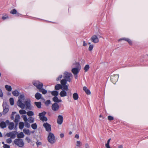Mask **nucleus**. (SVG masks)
<instances>
[{
	"instance_id": "obj_45",
	"label": "nucleus",
	"mask_w": 148,
	"mask_h": 148,
	"mask_svg": "<svg viewBox=\"0 0 148 148\" xmlns=\"http://www.w3.org/2000/svg\"><path fill=\"white\" fill-rule=\"evenodd\" d=\"M36 143L38 147L39 146L41 145H42V143L40 142H39L38 140H37Z\"/></svg>"
},
{
	"instance_id": "obj_36",
	"label": "nucleus",
	"mask_w": 148,
	"mask_h": 148,
	"mask_svg": "<svg viewBox=\"0 0 148 148\" xmlns=\"http://www.w3.org/2000/svg\"><path fill=\"white\" fill-rule=\"evenodd\" d=\"M24 126V123L23 122H20L19 124V128L20 129H22Z\"/></svg>"
},
{
	"instance_id": "obj_60",
	"label": "nucleus",
	"mask_w": 148,
	"mask_h": 148,
	"mask_svg": "<svg viewBox=\"0 0 148 148\" xmlns=\"http://www.w3.org/2000/svg\"><path fill=\"white\" fill-rule=\"evenodd\" d=\"M123 146L122 145H120L118 147L119 148H123Z\"/></svg>"
},
{
	"instance_id": "obj_35",
	"label": "nucleus",
	"mask_w": 148,
	"mask_h": 148,
	"mask_svg": "<svg viewBox=\"0 0 148 148\" xmlns=\"http://www.w3.org/2000/svg\"><path fill=\"white\" fill-rule=\"evenodd\" d=\"M26 114L28 116H29L30 117H32L31 116L34 115L33 112L32 111H28L27 112Z\"/></svg>"
},
{
	"instance_id": "obj_52",
	"label": "nucleus",
	"mask_w": 148,
	"mask_h": 148,
	"mask_svg": "<svg viewBox=\"0 0 148 148\" xmlns=\"http://www.w3.org/2000/svg\"><path fill=\"white\" fill-rule=\"evenodd\" d=\"M51 103V101L50 100H47L45 103V104L47 105H48L50 104Z\"/></svg>"
},
{
	"instance_id": "obj_58",
	"label": "nucleus",
	"mask_w": 148,
	"mask_h": 148,
	"mask_svg": "<svg viewBox=\"0 0 148 148\" xmlns=\"http://www.w3.org/2000/svg\"><path fill=\"white\" fill-rule=\"evenodd\" d=\"M86 45H87V44L85 43V41H84L83 46H86Z\"/></svg>"
},
{
	"instance_id": "obj_2",
	"label": "nucleus",
	"mask_w": 148,
	"mask_h": 148,
	"mask_svg": "<svg viewBox=\"0 0 148 148\" xmlns=\"http://www.w3.org/2000/svg\"><path fill=\"white\" fill-rule=\"evenodd\" d=\"M73 66H75V67L72 69L71 72L74 75H77L81 69V66L77 62L73 63Z\"/></svg>"
},
{
	"instance_id": "obj_1",
	"label": "nucleus",
	"mask_w": 148,
	"mask_h": 148,
	"mask_svg": "<svg viewBox=\"0 0 148 148\" xmlns=\"http://www.w3.org/2000/svg\"><path fill=\"white\" fill-rule=\"evenodd\" d=\"M33 84L42 94H45L47 93V91L42 88L43 84L42 83L38 81H34L33 82Z\"/></svg>"
},
{
	"instance_id": "obj_7",
	"label": "nucleus",
	"mask_w": 148,
	"mask_h": 148,
	"mask_svg": "<svg viewBox=\"0 0 148 148\" xmlns=\"http://www.w3.org/2000/svg\"><path fill=\"white\" fill-rule=\"evenodd\" d=\"M46 114V112L45 111L39 114L38 115L40 119L43 122L47 121V118L45 116V115Z\"/></svg>"
},
{
	"instance_id": "obj_8",
	"label": "nucleus",
	"mask_w": 148,
	"mask_h": 148,
	"mask_svg": "<svg viewBox=\"0 0 148 148\" xmlns=\"http://www.w3.org/2000/svg\"><path fill=\"white\" fill-rule=\"evenodd\" d=\"M21 117L25 121L24 125L25 127L28 128L30 127V125L27 122L28 119L26 115H23Z\"/></svg>"
},
{
	"instance_id": "obj_21",
	"label": "nucleus",
	"mask_w": 148,
	"mask_h": 148,
	"mask_svg": "<svg viewBox=\"0 0 148 148\" xmlns=\"http://www.w3.org/2000/svg\"><path fill=\"white\" fill-rule=\"evenodd\" d=\"M20 118V116L18 114H17L15 118V119L14 120V121L16 123V125H17L19 121V120Z\"/></svg>"
},
{
	"instance_id": "obj_23",
	"label": "nucleus",
	"mask_w": 148,
	"mask_h": 148,
	"mask_svg": "<svg viewBox=\"0 0 148 148\" xmlns=\"http://www.w3.org/2000/svg\"><path fill=\"white\" fill-rule=\"evenodd\" d=\"M62 88V85L60 84H58L56 85L55 87V89L57 90H58Z\"/></svg>"
},
{
	"instance_id": "obj_50",
	"label": "nucleus",
	"mask_w": 148,
	"mask_h": 148,
	"mask_svg": "<svg viewBox=\"0 0 148 148\" xmlns=\"http://www.w3.org/2000/svg\"><path fill=\"white\" fill-rule=\"evenodd\" d=\"M3 147V148H10V146L7 144H4Z\"/></svg>"
},
{
	"instance_id": "obj_14",
	"label": "nucleus",
	"mask_w": 148,
	"mask_h": 148,
	"mask_svg": "<svg viewBox=\"0 0 148 148\" xmlns=\"http://www.w3.org/2000/svg\"><path fill=\"white\" fill-rule=\"evenodd\" d=\"M123 40H124L126 41L130 45H132V41L128 38H121L118 40V41L120 42Z\"/></svg>"
},
{
	"instance_id": "obj_39",
	"label": "nucleus",
	"mask_w": 148,
	"mask_h": 148,
	"mask_svg": "<svg viewBox=\"0 0 148 148\" xmlns=\"http://www.w3.org/2000/svg\"><path fill=\"white\" fill-rule=\"evenodd\" d=\"M31 126L32 128L34 130H36L37 128V125L36 123L32 124Z\"/></svg>"
},
{
	"instance_id": "obj_55",
	"label": "nucleus",
	"mask_w": 148,
	"mask_h": 148,
	"mask_svg": "<svg viewBox=\"0 0 148 148\" xmlns=\"http://www.w3.org/2000/svg\"><path fill=\"white\" fill-rule=\"evenodd\" d=\"M8 18V16H2V18L3 20H5V19L6 18Z\"/></svg>"
},
{
	"instance_id": "obj_33",
	"label": "nucleus",
	"mask_w": 148,
	"mask_h": 148,
	"mask_svg": "<svg viewBox=\"0 0 148 148\" xmlns=\"http://www.w3.org/2000/svg\"><path fill=\"white\" fill-rule=\"evenodd\" d=\"M27 119L28 121L30 123H33L34 121V118L32 117H29Z\"/></svg>"
},
{
	"instance_id": "obj_57",
	"label": "nucleus",
	"mask_w": 148,
	"mask_h": 148,
	"mask_svg": "<svg viewBox=\"0 0 148 148\" xmlns=\"http://www.w3.org/2000/svg\"><path fill=\"white\" fill-rule=\"evenodd\" d=\"M79 135H78L77 134H76L75 135V138H76L77 139H78L79 138Z\"/></svg>"
},
{
	"instance_id": "obj_11",
	"label": "nucleus",
	"mask_w": 148,
	"mask_h": 148,
	"mask_svg": "<svg viewBox=\"0 0 148 148\" xmlns=\"http://www.w3.org/2000/svg\"><path fill=\"white\" fill-rule=\"evenodd\" d=\"M119 77V75H114L111 76L110 80L113 84H114L117 81Z\"/></svg>"
},
{
	"instance_id": "obj_61",
	"label": "nucleus",
	"mask_w": 148,
	"mask_h": 148,
	"mask_svg": "<svg viewBox=\"0 0 148 148\" xmlns=\"http://www.w3.org/2000/svg\"><path fill=\"white\" fill-rule=\"evenodd\" d=\"M6 123H7V124H8V123H9V120H7L6 121Z\"/></svg>"
},
{
	"instance_id": "obj_62",
	"label": "nucleus",
	"mask_w": 148,
	"mask_h": 148,
	"mask_svg": "<svg viewBox=\"0 0 148 148\" xmlns=\"http://www.w3.org/2000/svg\"><path fill=\"white\" fill-rule=\"evenodd\" d=\"M3 136L2 134L0 132V137H2Z\"/></svg>"
},
{
	"instance_id": "obj_28",
	"label": "nucleus",
	"mask_w": 148,
	"mask_h": 148,
	"mask_svg": "<svg viewBox=\"0 0 148 148\" xmlns=\"http://www.w3.org/2000/svg\"><path fill=\"white\" fill-rule=\"evenodd\" d=\"M5 88L9 92H10L12 90V88L10 86L6 85L5 86Z\"/></svg>"
},
{
	"instance_id": "obj_38",
	"label": "nucleus",
	"mask_w": 148,
	"mask_h": 148,
	"mask_svg": "<svg viewBox=\"0 0 148 148\" xmlns=\"http://www.w3.org/2000/svg\"><path fill=\"white\" fill-rule=\"evenodd\" d=\"M51 93L52 95L56 96L58 95V92L57 91H54L51 92Z\"/></svg>"
},
{
	"instance_id": "obj_9",
	"label": "nucleus",
	"mask_w": 148,
	"mask_h": 148,
	"mask_svg": "<svg viewBox=\"0 0 148 148\" xmlns=\"http://www.w3.org/2000/svg\"><path fill=\"white\" fill-rule=\"evenodd\" d=\"M3 114H5L7 113L9 111V106L6 102H3Z\"/></svg>"
},
{
	"instance_id": "obj_25",
	"label": "nucleus",
	"mask_w": 148,
	"mask_h": 148,
	"mask_svg": "<svg viewBox=\"0 0 148 148\" xmlns=\"http://www.w3.org/2000/svg\"><path fill=\"white\" fill-rule=\"evenodd\" d=\"M53 100L54 102L57 103H59L62 101V100L59 99L56 96H55L53 97Z\"/></svg>"
},
{
	"instance_id": "obj_41",
	"label": "nucleus",
	"mask_w": 148,
	"mask_h": 148,
	"mask_svg": "<svg viewBox=\"0 0 148 148\" xmlns=\"http://www.w3.org/2000/svg\"><path fill=\"white\" fill-rule=\"evenodd\" d=\"M10 102L11 105L12 106L14 104V99L13 98H10Z\"/></svg>"
},
{
	"instance_id": "obj_63",
	"label": "nucleus",
	"mask_w": 148,
	"mask_h": 148,
	"mask_svg": "<svg viewBox=\"0 0 148 148\" xmlns=\"http://www.w3.org/2000/svg\"><path fill=\"white\" fill-rule=\"evenodd\" d=\"M72 134V132L71 131L69 132V134L71 135Z\"/></svg>"
},
{
	"instance_id": "obj_32",
	"label": "nucleus",
	"mask_w": 148,
	"mask_h": 148,
	"mask_svg": "<svg viewBox=\"0 0 148 148\" xmlns=\"http://www.w3.org/2000/svg\"><path fill=\"white\" fill-rule=\"evenodd\" d=\"M12 94L14 96L17 97L19 95V93L17 90H15L12 92Z\"/></svg>"
},
{
	"instance_id": "obj_64",
	"label": "nucleus",
	"mask_w": 148,
	"mask_h": 148,
	"mask_svg": "<svg viewBox=\"0 0 148 148\" xmlns=\"http://www.w3.org/2000/svg\"><path fill=\"white\" fill-rule=\"evenodd\" d=\"M2 144H3V145H4V144H5L4 142H3V141L2 142Z\"/></svg>"
},
{
	"instance_id": "obj_29",
	"label": "nucleus",
	"mask_w": 148,
	"mask_h": 148,
	"mask_svg": "<svg viewBox=\"0 0 148 148\" xmlns=\"http://www.w3.org/2000/svg\"><path fill=\"white\" fill-rule=\"evenodd\" d=\"M66 92L64 90H62V91L60 94V96L62 97H65L66 96Z\"/></svg>"
},
{
	"instance_id": "obj_56",
	"label": "nucleus",
	"mask_w": 148,
	"mask_h": 148,
	"mask_svg": "<svg viewBox=\"0 0 148 148\" xmlns=\"http://www.w3.org/2000/svg\"><path fill=\"white\" fill-rule=\"evenodd\" d=\"M64 136V135L63 134H62H62H60V137L61 138H63Z\"/></svg>"
},
{
	"instance_id": "obj_37",
	"label": "nucleus",
	"mask_w": 148,
	"mask_h": 148,
	"mask_svg": "<svg viewBox=\"0 0 148 148\" xmlns=\"http://www.w3.org/2000/svg\"><path fill=\"white\" fill-rule=\"evenodd\" d=\"M89 67H90L88 65V64L86 65L84 69V71L85 72H86L89 69Z\"/></svg>"
},
{
	"instance_id": "obj_5",
	"label": "nucleus",
	"mask_w": 148,
	"mask_h": 148,
	"mask_svg": "<svg viewBox=\"0 0 148 148\" xmlns=\"http://www.w3.org/2000/svg\"><path fill=\"white\" fill-rule=\"evenodd\" d=\"M47 140L48 142L51 144L54 143L56 141V139L54 134L51 132L49 133Z\"/></svg>"
},
{
	"instance_id": "obj_6",
	"label": "nucleus",
	"mask_w": 148,
	"mask_h": 148,
	"mask_svg": "<svg viewBox=\"0 0 148 148\" xmlns=\"http://www.w3.org/2000/svg\"><path fill=\"white\" fill-rule=\"evenodd\" d=\"M14 142L16 145L20 147H22L24 145V143L22 139H16Z\"/></svg>"
},
{
	"instance_id": "obj_47",
	"label": "nucleus",
	"mask_w": 148,
	"mask_h": 148,
	"mask_svg": "<svg viewBox=\"0 0 148 148\" xmlns=\"http://www.w3.org/2000/svg\"><path fill=\"white\" fill-rule=\"evenodd\" d=\"M93 48V46L92 45H90L89 47V50L90 51H92Z\"/></svg>"
},
{
	"instance_id": "obj_49",
	"label": "nucleus",
	"mask_w": 148,
	"mask_h": 148,
	"mask_svg": "<svg viewBox=\"0 0 148 148\" xmlns=\"http://www.w3.org/2000/svg\"><path fill=\"white\" fill-rule=\"evenodd\" d=\"M25 140L27 141L28 143H30L31 141V140L28 137H26Z\"/></svg>"
},
{
	"instance_id": "obj_44",
	"label": "nucleus",
	"mask_w": 148,
	"mask_h": 148,
	"mask_svg": "<svg viewBox=\"0 0 148 148\" xmlns=\"http://www.w3.org/2000/svg\"><path fill=\"white\" fill-rule=\"evenodd\" d=\"M6 142L7 143L10 144L12 142V140L11 138H10L7 139L6 140Z\"/></svg>"
},
{
	"instance_id": "obj_42",
	"label": "nucleus",
	"mask_w": 148,
	"mask_h": 148,
	"mask_svg": "<svg viewBox=\"0 0 148 148\" xmlns=\"http://www.w3.org/2000/svg\"><path fill=\"white\" fill-rule=\"evenodd\" d=\"M76 145L77 147H80L82 145V143L80 141H77L76 142Z\"/></svg>"
},
{
	"instance_id": "obj_10",
	"label": "nucleus",
	"mask_w": 148,
	"mask_h": 148,
	"mask_svg": "<svg viewBox=\"0 0 148 148\" xmlns=\"http://www.w3.org/2000/svg\"><path fill=\"white\" fill-rule=\"evenodd\" d=\"M17 133L16 132L13 131L6 134L5 136L8 137H10V138H14L16 137V134Z\"/></svg>"
},
{
	"instance_id": "obj_3",
	"label": "nucleus",
	"mask_w": 148,
	"mask_h": 148,
	"mask_svg": "<svg viewBox=\"0 0 148 148\" xmlns=\"http://www.w3.org/2000/svg\"><path fill=\"white\" fill-rule=\"evenodd\" d=\"M25 99V97L24 95H20L17 103V105L22 109H24L25 107V104L22 103V102H25L24 101Z\"/></svg>"
},
{
	"instance_id": "obj_22",
	"label": "nucleus",
	"mask_w": 148,
	"mask_h": 148,
	"mask_svg": "<svg viewBox=\"0 0 148 148\" xmlns=\"http://www.w3.org/2000/svg\"><path fill=\"white\" fill-rule=\"evenodd\" d=\"M91 40L94 43H97L99 41V39L98 38H91Z\"/></svg>"
},
{
	"instance_id": "obj_20",
	"label": "nucleus",
	"mask_w": 148,
	"mask_h": 148,
	"mask_svg": "<svg viewBox=\"0 0 148 148\" xmlns=\"http://www.w3.org/2000/svg\"><path fill=\"white\" fill-rule=\"evenodd\" d=\"M35 97L38 99H40L41 98L42 95L39 92H37L35 95Z\"/></svg>"
},
{
	"instance_id": "obj_15",
	"label": "nucleus",
	"mask_w": 148,
	"mask_h": 148,
	"mask_svg": "<svg viewBox=\"0 0 148 148\" xmlns=\"http://www.w3.org/2000/svg\"><path fill=\"white\" fill-rule=\"evenodd\" d=\"M43 126L45 128L47 132H50L51 131V125L47 123H44Z\"/></svg>"
},
{
	"instance_id": "obj_53",
	"label": "nucleus",
	"mask_w": 148,
	"mask_h": 148,
	"mask_svg": "<svg viewBox=\"0 0 148 148\" xmlns=\"http://www.w3.org/2000/svg\"><path fill=\"white\" fill-rule=\"evenodd\" d=\"M3 93L2 92V90L0 88V97H3Z\"/></svg>"
},
{
	"instance_id": "obj_54",
	"label": "nucleus",
	"mask_w": 148,
	"mask_h": 148,
	"mask_svg": "<svg viewBox=\"0 0 148 148\" xmlns=\"http://www.w3.org/2000/svg\"><path fill=\"white\" fill-rule=\"evenodd\" d=\"M85 148H90V147L88 144L86 143L85 144Z\"/></svg>"
},
{
	"instance_id": "obj_26",
	"label": "nucleus",
	"mask_w": 148,
	"mask_h": 148,
	"mask_svg": "<svg viewBox=\"0 0 148 148\" xmlns=\"http://www.w3.org/2000/svg\"><path fill=\"white\" fill-rule=\"evenodd\" d=\"M83 90L85 91L87 95H90V91L86 87L84 86L83 87Z\"/></svg>"
},
{
	"instance_id": "obj_16",
	"label": "nucleus",
	"mask_w": 148,
	"mask_h": 148,
	"mask_svg": "<svg viewBox=\"0 0 148 148\" xmlns=\"http://www.w3.org/2000/svg\"><path fill=\"white\" fill-rule=\"evenodd\" d=\"M59 108V106L58 104L55 103L52 104V109L54 111L58 110Z\"/></svg>"
},
{
	"instance_id": "obj_27",
	"label": "nucleus",
	"mask_w": 148,
	"mask_h": 148,
	"mask_svg": "<svg viewBox=\"0 0 148 148\" xmlns=\"http://www.w3.org/2000/svg\"><path fill=\"white\" fill-rule=\"evenodd\" d=\"M73 97L74 100H77L79 98L78 95L77 93H74L73 95Z\"/></svg>"
},
{
	"instance_id": "obj_43",
	"label": "nucleus",
	"mask_w": 148,
	"mask_h": 148,
	"mask_svg": "<svg viewBox=\"0 0 148 148\" xmlns=\"http://www.w3.org/2000/svg\"><path fill=\"white\" fill-rule=\"evenodd\" d=\"M17 13V11L15 9H14L12 10H11L10 13L13 14H16Z\"/></svg>"
},
{
	"instance_id": "obj_40",
	"label": "nucleus",
	"mask_w": 148,
	"mask_h": 148,
	"mask_svg": "<svg viewBox=\"0 0 148 148\" xmlns=\"http://www.w3.org/2000/svg\"><path fill=\"white\" fill-rule=\"evenodd\" d=\"M19 113L21 114H23L26 113L27 112L24 110H19Z\"/></svg>"
},
{
	"instance_id": "obj_51",
	"label": "nucleus",
	"mask_w": 148,
	"mask_h": 148,
	"mask_svg": "<svg viewBox=\"0 0 148 148\" xmlns=\"http://www.w3.org/2000/svg\"><path fill=\"white\" fill-rule=\"evenodd\" d=\"M15 113H16L15 112H12V114L11 116V118L13 120L14 119V116L13 115H14V114H15Z\"/></svg>"
},
{
	"instance_id": "obj_46",
	"label": "nucleus",
	"mask_w": 148,
	"mask_h": 148,
	"mask_svg": "<svg viewBox=\"0 0 148 148\" xmlns=\"http://www.w3.org/2000/svg\"><path fill=\"white\" fill-rule=\"evenodd\" d=\"M62 75H60L59 76L56 78V80L58 81L60 80L62 78Z\"/></svg>"
},
{
	"instance_id": "obj_48",
	"label": "nucleus",
	"mask_w": 148,
	"mask_h": 148,
	"mask_svg": "<svg viewBox=\"0 0 148 148\" xmlns=\"http://www.w3.org/2000/svg\"><path fill=\"white\" fill-rule=\"evenodd\" d=\"M108 120L110 121L114 119V118L112 116H108Z\"/></svg>"
},
{
	"instance_id": "obj_19",
	"label": "nucleus",
	"mask_w": 148,
	"mask_h": 148,
	"mask_svg": "<svg viewBox=\"0 0 148 148\" xmlns=\"http://www.w3.org/2000/svg\"><path fill=\"white\" fill-rule=\"evenodd\" d=\"M24 133L26 135H30L31 134V132L29 129H24L23 130Z\"/></svg>"
},
{
	"instance_id": "obj_18",
	"label": "nucleus",
	"mask_w": 148,
	"mask_h": 148,
	"mask_svg": "<svg viewBox=\"0 0 148 148\" xmlns=\"http://www.w3.org/2000/svg\"><path fill=\"white\" fill-rule=\"evenodd\" d=\"M14 124L13 122H11L9 123L8 126V129L10 130H12L14 128Z\"/></svg>"
},
{
	"instance_id": "obj_17",
	"label": "nucleus",
	"mask_w": 148,
	"mask_h": 148,
	"mask_svg": "<svg viewBox=\"0 0 148 148\" xmlns=\"http://www.w3.org/2000/svg\"><path fill=\"white\" fill-rule=\"evenodd\" d=\"M63 121V117L62 116L59 115L58 118L57 123L59 125H61Z\"/></svg>"
},
{
	"instance_id": "obj_24",
	"label": "nucleus",
	"mask_w": 148,
	"mask_h": 148,
	"mask_svg": "<svg viewBox=\"0 0 148 148\" xmlns=\"http://www.w3.org/2000/svg\"><path fill=\"white\" fill-rule=\"evenodd\" d=\"M24 136V135L22 132H21L17 135V137L19 139L23 138Z\"/></svg>"
},
{
	"instance_id": "obj_31",
	"label": "nucleus",
	"mask_w": 148,
	"mask_h": 148,
	"mask_svg": "<svg viewBox=\"0 0 148 148\" xmlns=\"http://www.w3.org/2000/svg\"><path fill=\"white\" fill-rule=\"evenodd\" d=\"M34 104H35L36 106H37V107L38 108H41V102H34Z\"/></svg>"
},
{
	"instance_id": "obj_59",
	"label": "nucleus",
	"mask_w": 148,
	"mask_h": 148,
	"mask_svg": "<svg viewBox=\"0 0 148 148\" xmlns=\"http://www.w3.org/2000/svg\"><path fill=\"white\" fill-rule=\"evenodd\" d=\"M97 35H93L92 37H97ZM99 36V37H101V36Z\"/></svg>"
},
{
	"instance_id": "obj_13",
	"label": "nucleus",
	"mask_w": 148,
	"mask_h": 148,
	"mask_svg": "<svg viewBox=\"0 0 148 148\" xmlns=\"http://www.w3.org/2000/svg\"><path fill=\"white\" fill-rule=\"evenodd\" d=\"M61 84L62 85V87L63 89L66 91H67L68 89V86L66 85V81L64 79H62L61 81Z\"/></svg>"
},
{
	"instance_id": "obj_30",
	"label": "nucleus",
	"mask_w": 148,
	"mask_h": 148,
	"mask_svg": "<svg viewBox=\"0 0 148 148\" xmlns=\"http://www.w3.org/2000/svg\"><path fill=\"white\" fill-rule=\"evenodd\" d=\"M6 125L5 123L3 122V121H2L0 123V127H1L2 128H4L6 127Z\"/></svg>"
},
{
	"instance_id": "obj_12",
	"label": "nucleus",
	"mask_w": 148,
	"mask_h": 148,
	"mask_svg": "<svg viewBox=\"0 0 148 148\" xmlns=\"http://www.w3.org/2000/svg\"><path fill=\"white\" fill-rule=\"evenodd\" d=\"M25 106H26V109L27 110H30L31 108L30 103V101L29 99H27L24 102Z\"/></svg>"
},
{
	"instance_id": "obj_4",
	"label": "nucleus",
	"mask_w": 148,
	"mask_h": 148,
	"mask_svg": "<svg viewBox=\"0 0 148 148\" xmlns=\"http://www.w3.org/2000/svg\"><path fill=\"white\" fill-rule=\"evenodd\" d=\"M64 79L67 82V81L70 82L73 78V75L72 74L70 73H69L67 71L65 72L64 73Z\"/></svg>"
},
{
	"instance_id": "obj_34",
	"label": "nucleus",
	"mask_w": 148,
	"mask_h": 148,
	"mask_svg": "<svg viewBox=\"0 0 148 148\" xmlns=\"http://www.w3.org/2000/svg\"><path fill=\"white\" fill-rule=\"evenodd\" d=\"M111 140V138H109L107 141V143L105 144V146L106 148H111L110 145V142Z\"/></svg>"
}]
</instances>
